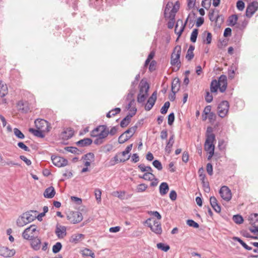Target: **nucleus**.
I'll return each instance as SVG.
<instances>
[{
  "mask_svg": "<svg viewBox=\"0 0 258 258\" xmlns=\"http://www.w3.org/2000/svg\"><path fill=\"white\" fill-rule=\"evenodd\" d=\"M55 233L58 238H63L67 234L66 227L64 226L57 225Z\"/></svg>",
  "mask_w": 258,
  "mask_h": 258,
  "instance_id": "obj_16",
  "label": "nucleus"
},
{
  "mask_svg": "<svg viewBox=\"0 0 258 258\" xmlns=\"http://www.w3.org/2000/svg\"><path fill=\"white\" fill-rule=\"evenodd\" d=\"M219 194L221 197L225 201L228 202L232 198V194L229 188L225 185L222 186L220 190Z\"/></svg>",
  "mask_w": 258,
  "mask_h": 258,
  "instance_id": "obj_10",
  "label": "nucleus"
},
{
  "mask_svg": "<svg viewBox=\"0 0 258 258\" xmlns=\"http://www.w3.org/2000/svg\"><path fill=\"white\" fill-rule=\"evenodd\" d=\"M92 143V140L90 138H84L78 141L76 144L78 146L80 147H83L88 146L91 145Z\"/></svg>",
  "mask_w": 258,
  "mask_h": 258,
  "instance_id": "obj_26",
  "label": "nucleus"
},
{
  "mask_svg": "<svg viewBox=\"0 0 258 258\" xmlns=\"http://www.w3.org/2000/svg\"><path fill=\"white\" fill-rule=\"evenodd\" d=\"M108 135V128L105 125H99L91 132V136L92 137H98L104 139Z\"/></svg>",
  "mask_w": 258,
  "mask_h": 258,
  "instance_id": "obj_2",
  "label": "nucleus"
},
{
  "mask_svg": "<svg viewBox=\"0 0 258 258\" xmlns=\"http://www.w3.org/2000/svg\"><path fill=\"white\" fill-rule=\"evenodd\" d=\"M133 114L128 113L120 122V125L121 127H126L130 123L131 118L133 116Z\"/></svg>",
  "mask_w": 258,
  "mask_h": 258,
  "instance_id": "obj_32",
  "label": "nucleus"
},
{
  "mask_svg": "<svg viewBox=\"0 0 258 258\" xmlns=\"http://www.w3.org/2000/svg\"><path fill=\"white\" fill-rule=\"evenodd\" d=\"M198 35V30L197 29H194L191 34L190 41L192 42H196Z\"/></svg>",
  "mask_w": 258,
  "mask_h": 258,
  "instance_id": "obj_45",
  "label": "nucleus"
},
{
  "mask_svg": "<svg viewBox=\"0 0 258 258\" xmlns=\"http://www.w3.org/2000/svg\"><path fill=\"white\" fill-rule=\"evenodd\" d=\"M180 83L179 78H174L172 82L171 91L172 93H177L180 88Z\"/></svg>",
  "mask_w": 258,
  "mask_h": 258,
  "instance_id": "obj_20",
  "label": "nucleus"
},
{
  "mask_svg": "<svg viewBox=\"0 0 258 258\" xmlns=\"http://www.w3.org/2000/svg\"><path fill=\"white\" fill-rule=\"evenodd\" d=\"M181 48L180 46H176L171 56V64L172 66H176L178 68L180 67V61L179 60Z\"/></svg>",
  "mask_w": 258,
  "mask_h": 258,
  "instance_id": "obj_3",
  "label": "nucleus"
},
{
  "mask_svg": "<svg viewBox=\"0 0 258 258\" xmlns=\"http://www.w3.org/2000/svg\"><path fill=\"white\" fill-rule=\"evenodd\" d=\"M8 87L6 84L0 81V96L3 97L8 94Z\"/></svg>",
  "mask_w": 258,
  "mask_h": 258,
  "instance_id": "obj_33",
  "label": "nucleus"
},
{
  "mask_svg": "<svg viewBox=\"0 0 258 258\" xmlns=\"http://www.w3.org/2000/svg\"><path fill=\"white\" fill-rule=\"evenodd\" d=\"M15 253L14 249H10L7 247L3 246L0 247V255L5 257H9L13 256Z\"/></svg>",
  "mask_w": 258,
  "mask_h": 258,
  "instance_id": "obj_14",
  "label": "nucleus"
},
{
  "mask_svg": "<svg viewBox=\"0 0 258 258\" xmlns=\"http://www.w3.org/2000/svg\"><path fill=\"white\" fill-rule=\"evenodd\" d=\"M229 108V103L227 101H222L218 107V113L219 116L224 117L227 114Z\"/></svg>",
  "mask_w": 258,
  "mask_h": 258,
  "instance_id": "obj_6",
  "label": "nucleus"
},
{
  "mask_svg": "<svg viewBox=\"0 0 258 258\" xmlns=\"http://www.w3.org/2000/svg\"><path fill=\"white\" fill-rule=\"evenodd\" d=\"M205 100H206V102L208 103H210L213 100V96L210 93V92L208 91L206 92V95L205 96Z\"/></svg>",
  "mask_w": 258,
  "mask_h": 258,
  "instance_id": "obj_57",
  "label": "nucleus"
},
{
  "mask_svg": "<svg viewBox=\"0 0 258 258\" xmlns=\"http://www.w3.org/2000/svg\"><path fill=\"white\" fill-rule=\"evenodd\" d=\"M233 220L236 224H241L243 222V219L241 215H236L233 216Z\"/></svg>",
  "mask_w": 258,
  "mask_h": 258,
  "instance_id": "obj_42",
  "label": "nucleus"
},
{
  "mask_svg": "<svg viewBox=\"0 0 258 258\" xmlns=\"http://www.w3.org/2000/svg\"><path fill=\"white\" fill-rule=\"evenodd\" d=\"M204 42L208 44L211 43L212 41V34L210 32H207V36L205 40H204Z\"/></svg>",
  "mask_w": 258,
  "mask_h": 258,
  "instance_id": "obj_60",
  "label": "nucleus"
},
{
  "mask_svg": "<svg viewBox=\"0 0 258 258\" xmlns=\"http://www.w3.org/2000/svg\"><path fill=\"white\" fill-rule=\"evenodd\" d=\"M169 190V187L167 183L162 182L159 186V192L161 196H164L167 194Z\"/></svg>",
  "mask_w": 258,
  "mask_h": 258,
  "instance_id": "obj_23",
  "label": "nucleus"
},
{
  "mask_svg": "<svg viewBox=\"0 0 258 258\" xmlns=\"http://www.w3.org/2000/svg\"><path fill=\"white\" fill-rule=\"evenodd\" d=\"M18 146L25 151H30L29 148L26 145H25L23 142H19L18 143Z\"/></svg>",
  "mask_w": 258,
  "mask_h": 258,
  "instance_id": "obj_55",
  "label": "nucleus"
},
{
  "mask_svg": "<svg viewBox=\"0 0 258 258\" xmlns=\"http://www.w3.org/2000/svg\"><path fill=\"white\" fill-rule=\"evenodd\" d=\"M22 236L24 239L28 240L33 237V235H31V233H30L29 230L26 228L23 232Z\"/></svg>",
  "mask_w": 258,
  "mask_h": 258,
  "instance_id": "obj_48",
  "label": "nucleus"
},
{
  "mask_svg": "<svg viewBox=\"0 0 258 258\" xmlns=\"http://www.w3.org/2000/svg\"><path fill=\"white\" fill-rule=\"evenodd\" d=\"M153 165L157 168L158 170H161L162 169V165L161 163L158 160H154L153 163Z\"/></svg>",
  "mask_w": 258,
  "mask_h": 258,
  "instance_id": "obj_50",
  "label": "nucleus"
},
{
  "mask_svg": "<svg viewBox=\"0 0 258 258\" xmlns=\"http://www.w3.org/2000/svg\"><path fill=\"white\" fill-rule=\"evenodd\" d=\"M238 20V17L236 15H233L229 17V25L234 26L236 24Z\"/></svg>",
  "mask_w": 258,
  "mask_h": 258,
  "instance_id": "obj_39",
  "label": "nucleus"
},
{
  "mask_svg": "<svg viewBox=\"0 0 258 258\" xmlns=\"http://www.w3.org/2000/svg\"><path fill=\"white\" fill-rule=\"evenodd\" d=\"M149 89V86L148 83L145 82L143 83L141 81L140 85V91L139 93H143V94H148V91Z\"/></svg>",
  "mask_w": 258,
  "mask_h": 258,
  "instance_id": "obj_31",
  "label": "nucleus"
},
{
  "mask_svg": "<svg viewBox=\"0 0 258 258\" xmlns=\"http://www.w3.org/2000/svg\"><path fill=\"white\" fill-rule=\"evenodd\" d=\"M55 194V191L53 187L50 186L47 188L44 191L43 196L48 199L52 198Z\"/></svg>",
  "mask_w": 258,
  "mask_h": 258,
  "instance_id": "obj_21",
  "label": "nucleus"
},
{
  "mask_svg": "<svg viewBox=\"0 0 258 258\" xmlns=\"http://www.w3.org/2000/svg\"><path fill=\"white\" fill-rule=\"evenodd\" d=\"M133 147V144H131L128 146H127L125 149V150L120 153L117 154L113 158V161H114V163L113 164L119 163V162H124L128 159H129L130 157V155H128L126 158H119V156H122L123 157H125L126 155L128 154L132 150Z\"/></svg>",
  "mask_w": 258,
  "mask_h": 258,
  "instance_id": "obj_4",
  "label": "nucleus"
},
{
  "mask_svg": "<svg viewBox=\"0 0 258 258\" xmlns=\"http://www.w3.org/2000/svg\"><path fill=\"white\" fill-rule=\"evenodd\" d=\"M29 132L33 134L35 136L39 137L41 138H43L44 137V133H46L44 131H42L41 130L38 129H34L33 128H30L29 129Z\"/></svg>",
  "mask_w": 258,
  "mask_h": 258,
  "instance_id": "obj_30",
  "label": "nucleus"
},
{
  "mask_svg": "<svg viewBox=\"0 0 258 258\" xmlns=\"http://www.w3.org/2000/svg\"><path fill=\"white\" fill-rule=\"evenodd\" d=\"M204 170L203 167H201L199 169L198 173H199V177L202 182L203 181H205L206 177V175L204 173Z\"/></svg>",
  "mask_w": 258,
  "mask_h": 258,
  "instance_id": "obj_52",
  "label": "nucleus"
},
{
  "mask_svg": "<svg viewBox=\"0 0 258 258\" xmlns=\"http://www.w3.org/2000/svg\"><path fill=\"white\" fill-rule=\"evenodd\" d=\"M135 101L134 99H132L128 103L126 108L131 112L130 113L134 115L137 112V108H136Z\"/></svg>",
  "mask_w": 258,
  "mask_h": 258,
  "instance_id": "obj_27",
  "label": "nucleus"
},
{
  "mask_svg": "<svg viewBox=\"0 0 258 258\" xmlns=\"http://www.w3.org/2000/svg\"><path fill=\"white\" fill-rule=\"evenodd\" d=\"M62 245L60 242H56L52 247V252L54 253L58 252L61 249Z\"/></svg>",
  "mask_w": 258,
  "mask_h": 258,
  "instance_id": "obj_40",
  "label": "nucleus"
},
{
  "mask_svg": "<svg viewBox=\"0 0 258 258\" xmlns=\"http://www.w3.org/2000/svg\"><path fill=\"white\" fill-rule=\"evenodd\" d=\"M68 219L74 224L78 223L83 220V216L79 211L71 212L67 215Z\"/></svg>",
  "mask_w": 258,
  "mask_h": 258,
  "instance_id": "obj_7",
  "label": "nucleus"
},
{
  "mask_svg": "<svg viewBox=\"0 0 258 258\" xmlns=\"http://www.w3.org/2000/svg\"><path fill=\"white\" fill-rule=\"evenodd\" d=\"M137 129V126L135 125L134 126H132V127H130L128 130H127L124 133L127 135L128 136H131V138L133 136V135L136 132V130Z\"/></svg>",
  "mask_w": 258,
  "mask_h": 258,
  "instance_id": "obj_38",
  "label": "nucleus"
},
{
  "mask_svg": "<svg viewBox=\"0 0 258 258\" xmlns=\"http://www.w3.org/2000/svg\"><path fill=\"white\" fill-rule=\"evenodd\" d=\"M139 178L148 181H152L154 179L156 181L157 180V179L155 178L154 174H153L152 172H145L142 176L140 175Z\"/></svg>",
  "mask_w": 258,
  "mask_h": 258,
  "instance_id": "obj_29",
  "label": "nucleus"
},
{
  "mask_svg": "<svg viewBox=\"0 0 258 258\" xmlns=\"http://www.w3.org/2000/svg\"><path fill=\"white\" fill-rule=\"evenodd\" d=\"M82 254L84 255L90 256L92 258H94L95 257L94 253L92 252V250L88 248H85V249H84L82 251Z\"/></svg>",
  "mask_w": 258,
  "mask_h": 258,
  "instance_id": "obj_46",
  "label": "nucleus"
},
{
  "mask_svg": "<svg viewBox=\"0 0 258 258\" xmlns=\"http://www.w3.org/2000/svg\"><path fill=\"white\" fill-rule=\"evenodd\" d=\"M236 7L238 10L241 11L244 9L245 4L242 1L239 0L237 2Z\"/></svg>",
  "mask_w": 258,
  "mask_h": 258,
  "instance_id": "obj_51",
  "label": "nucleus"
},
{
  "mask_svg": "<svg viewBox=\"0 0 258 258\" xmlns=\"http://www.w3.org/2000/svg\"><path fill=\"white\" fill-rule=\"evenodd\" d=\"M84 237V235L82 234H75L71 236L69 241L71 243L76 244L80 242Z\"/></svg>",
  "mask_w": 258,
  "mask_h": 258,
  "instance_id": "obj_22",
  "label": "nucleus"
},
{
  "mask_svg": "<svg viewBox=\"0 0 258 258\" xmlns=\"http://www.w3.org/2000/svg\"><path fill=\"white\" fill-rule=\"evenodd\" d=\"M172 6H173V3H172L168 2L167 3V4L166 6V7H165V11H164V14H165V17H167L166 16V15H167V13L169 11L170 8H171Z\"/></svg>",
  "mask_w": 258,
  "mask_h": 258,
  "instance_id": "obj_58",
  "label": "nucleus"
},
{
  "mask_svg": "<svg viewBox=\"0 0 258 258\" xmlns=\"http://www.w3.org/2000/svg\"><path fill=\"white\" fill-rule=\"evenodd\" d=\"M170 106V102L169 101L166 102L163 106L162 107L160 112L162 114H165L167 113V110Z\"/></svg>",
  "mask_w": 258,
  "mask_h": 258,
  "instance_id": "obj_47",
  "label": "nucleus"
},
{
  "mask_svg": "<svg viewBox=\"0 0 258 258\" xmlns=\"http://www.w3.org/2000/svg\"><path fill=\"white\" fill-rule=\"evenodd\" d=\"M130 138L131 136H128L127 135H126L124 133H123L119 137L118 142L119 144H123L127 141Z\"/></svg>",
  "mask_w": 258,
  "mask_h": 258,
  "instance_id": "obj_36",
  "label": "nucleus"
},
{
  "mask_svg": "<svg viewBox=\"0 0 258 258\" xmlns=\"http://www.w3.org/2000/svg\"><path fill=\"white\" fill-rule=\"evenodd\" d=\"M220 87L219 82H218L216 80H213L211 83L210 90L212 93L216 92Z\"/></svg>",
  "mask_w": 258,
  "mask_h": 258,
  "instance_id": "obj_34",
  "label": "nucleus"
},
{
  "mask_svg": "<svg viewBox=\"0 0 258 258\" xmlns=\"http://www.w3.org/2000/svg\"><path fill=\"white\" fill-rule=\"evenodd\" d=\"M215 140V136L214 134H208L206 136V140L204 145L205 150L207 151L214 150L215 146L213 144L214 141Z\"/></svg>",
  "mask_w": 258,
  "mask_h": 258,
  "instance_id": "obj_9",
  "label": "nucleus"
},
{
  "mask_svg": "<svg viewBox=\"0 0 258 258\" xmlns=\"http://www.w3.org/2000/svg\"><path fill=\"white\" fill-rule=\"evenodd\" d=\"M157 247L165 252L167 251L170 249V246L168 245L165 244L163 243H158L157 244Z\"/></svg>",
  "mask_w": 258,
  "mask_h": 258,
  "instance_id": "obj_37",
  "label": "nucleus"
},
{
  "mask_svg": "<svg viewBox=\"0 0 258 258\" xmlns=\"http://www.w3.org/2000/svg\"><path fill=\"white\" fill-rule=\"evenodd\" d=\"M210 202L212 207L217 213L221 212V207L218 204L217 200L215 197H211L210 199Z\"/></svg>",
  "mask_w": 258,
  "mask_h": 258,
  "instance_id": "obj_19",
  "label": "nucleus"
},
{
  "mask_svg": "<svg viewBox=\"0 0 258 258\" xmlns=\"http://www.w3.org/2000/svg\"><path fill=\"white\" fill-rule=\"evenodd\" d=\"M35 124L36 128L38 130L44 131L46 133L49 131L50 127L49 126L48 122L44 119H36L35 121Z\"/></svg>",
  "mask_w": 258,
  "mask_h": 258,
  "instance_id": "obj_11",
  "label": "nucleus"
},
{
  "mask_svg": "<svg viewBox=\"0 0 258 258\" xmlns=\"http://www.w3.org/2000/svg\"><path fill=\"white\" fill-rule=\"evenodd\" d=\"M157 99L156 92H154L151 96L148 99L147 103L145 105V110L149 111L153 107Z\"/></svg>",
  "mask_w": 258,
  "mask_h": 258,
  "instance_id": "obj_15",
  "label": "nucleus"
},
{
  "mask_svg": "<svg viewBox=\"0 0 258 258\" xmlns=\"http://www.w3.org/2000/svg\"><path fill=\"white\" fill-rule=\"evenodd\" d=\"M121 111L120 108H115L109 111L106 114V116L108 118H110L112 116H115L116 114L119 113Z\"/></svg>",
  "mask_w": 258,
  "mask_h": 258,
  "instance_id": "obj_35",
  "label": "nucleus"
},
{
  "mask_svg": "<svg viewBox=\"0 0 258 258\" xmlns=\"http://www.w3.org/2000/svg\"><path fill=\"white\" fill-rule=\"evenodd\" d=\"M217 82H219V85L221 86L220 87V92H224L227 86V77L225 75H221Z\"/></svg>",
  "mask_w": 258,
  "mask_h": 258,
  "instance_id": "obj_17",
  "label": "nucleus"
},
{
  "mask_svg": "<svg viewBox=\"0 0 258 258\" xmlns=\"http://www.w3.org/2000/svg\"><path fill=\"white\" fill-rule=\"evenodd\" d=\"M249 224L252 226V227L249 228V230L252 233H255L256 231H258V214H251L248 219Z\"/></svg>",
  "mask_w": 258,
  "mask_h": 258,
  "instance_id": "obj_8",
  "label": "nucleus"
},
{
  "mask_svg": "<svg viewBox=\"0 0 258 258\" xmlns=\"http://www.w3.org/2000/svg\"><path fill=\"white\" fill-rule=\"evenodd\" d=\"M174 143V136L173 135H172L170 137V138L167 143V145H166L165 149V151L168 154L170 153V152L171 151V148H172V147Z\"/></svg>",
  "mask_w": 258,
  "mask_h": 258,
  "instance_id": "obj_28",
  "label": "nucleus"
},
{
  "mask_svg": "<svg viewBox=\"0 0 258 258\" xmlns=\"http://www.w3.org/2000/svg\"><path fill=\"white\" fill-rule=\"evenodd\" d=\"M206 169L208 173L210 175H212L213 174V166L211 163H209L207 164Z\"/></svg>",
  "mask_w": 258,
  "mask_h": 258,
  "instance_id": "obj_59",
  "label": "nucleus"
},
{
  "mask_svg": "<svg viewBox=\"0 0 258 258\" xmlns=\"http://www.w3.org/2000/svg\"><path fill=\"white\" fill-rule=\"evenodd\" d=\"M179 8V4L178 2H176L175 5L173 6L171 10L170 11L169 16H168V17L170 19V20H173L174 19L175 14L177 12Z\"/></svg>",
  "mask_w": 258,
  "mask_h": 258,
  "instance_id": "obj_24",
  "label": "nucleus"
},
{
  "mask_svg": "<svg viewBox=\"0 0 258 258\" xmlns=\"http://www.w3.org/2000/svg\"><path fill=\"white\" fill-rule=\"evenodd\" d=\"M36 211L31 210L23 213L17 220V225L19 227H23L24 225L32 222L36 218Z\"/></svg>",
  "mask_w": 258,
  "mask_h": 258,
  "instance_id": "obj_1",
  "label": "nucleus"
},
{
  "mask_svg": "<svg viewBox=\"0 0 258 258\" xmlns=\"http://www.w3.org/2000/svg\"><path fill=\"white\" fill-rule=\"evenodd\" d=\"M174 120V113H171L169 114L168 117V123L169 125H172Z\"/></svg>",
  "mask_w": 258,
  "mask_h": 258,
  "instance_id": "obj_53",
  "label": "nucleus"
},
{
  "mask_svg": "<svg viewBox=\"0 0 258 258\" xmlns=\"http://www.w3.org/2000/svg\"><path fill=\"white\" fill-rule=\"evenodd\" d=\"M169 198L172 201H175L177 198V194L175 190H172L169 194Z\"/></svg>",
  "mask_w": 258,
  "mask_h": 258,
  "instance_id": "obj_61",
  "label": "nucleus"
},
{
  "mask_svg": "<svg viewBox=\"0 0 258 258\" xmlns=\"http://www.w3.org/2000/svg\"><path fill=\"white\" fill-rule=\"evenodd\" d=\"M151 218H148L146 220L145 223L150 228L153 232L157 234H161L162 232L161 223L157 220H154L153 224H152L151 223Z\"/></svg>",
  "mask_w": 258,
  "mask_h": 258,
  "instance_id": "obj_5",
  "label": "nucleus"
},
{
  "mask_svg": "<svg viewBox=\"0 0 258 258\" xmlns=\"http://www.w3.org/2000/svg\"><path fill=\"white\" fill-rule=\"evenodd\" d=\"M31 245L33 249L35 250H37L40 248L41 240L37 237H34L31 239Z\"/></svg>",
  "mask_w": 258,
  "mask_h": 258,
  "instance_id": "obj_25",
  "label": "nucleus"
},
{
  "mask_svg": "<svg viewBox=\"0 0 258 258\" xmlns=\"http://www.w3.org/2000/svg\"><path fill=\"white\" fill-rule=\"evenodd\" d=\"M186 224L190 227H192L196 228L199 227V224L192 220H187L186 221Z\"/></svg>",
  "mask_w": 258,
  "mask_h": 258,
  "instance_id": "obj_49",
  "label": "nucleus"
},
{
  "mask_svg": "<svg viewBox=\"0 0 258 258\" xmlns=\"http://www.w3.org/2000/svg\"><path fill=\"white\" fill-rule=\"evenodd\" d=\"M149 214L156 217L158 220H160L161 219V215L157 211H150L149 212Z\"/></svg>",
  "mask_w": 258,
  "mask_h": 258,
  "instance_id": "obj_62",
  "label": "nucleus"
},
{
  "mask_svg": "<svg viewBox=\"0 0 258 258\" xmlns=\"http://www.w3.org/2000/svg\"><path fill=\"white\" fill-rule=\"evenodd\" d=\"M187 19L184 24H183L182 21H178L177 24L175 28V33H176L178 37H179L184 29L185 26L186 24Z\"/></svg>",
  "mask_w": 258,
  "mask_h": 258,
  "instance_id": "obj_18",
  "label": "nucleus"
},
{
  "mask_svg": "<svg viewBox=\"0 0 258 258\" xmlns=\"http://www.w3.org/2000/svg\"><path fill=\"white\" fill-rule=\"evenodd\" d=\"M148 94L139 93L137 97V101L139 103H143L146 99Z\"/></svg>",
  "mask_w": 258,
  "mask_h": 258,
  "instance_id": "obj_44",
  "label": "nucleus"
},
{
  "mask_svg": "<svg viewBox=\"0 0 258 258\" xmlns=\"http://www.w3.org/2000/svg\"><path fill=\"white\" fill-rule=\"evenodd\" d=\"M95 195L96 200L98 201H101V191L99 189H96L95 190Z\"/></svg>",
  "mask_w": 258,
  "mask_h": 258,
  "instance_id": "obj_54",
  "label": "nucleus"
},
{
  "mask_svg": "<svg viewBox=\"0 0 258 258\" xmlns=\"http://www.w3.org/2000/svg\"><path fill=\"white\" fill-rule=\"evenodd\" d=\"M203 187H204V190L206 192H208L210 191V188L208 182H205V181H203L202 182Z\"/></svg>",
  "mask_w": 258,
  "mask_h": 258,
  "instance_id": "obj_63",
  "label": "nucleus"
},
{
  "mask_svg": "<svg viewBox=\"0 0 258 258\" xmlns=\"http://www.w3.org/2000/svg\"><path fill=\"white\" fill-rule=\"evenodd\" d=\"M194 56V52L192 51H187L185 58L188 60H191Z\"/></svg>",
  "mask_w": 258,
  "mask_h": 258,
  "instance_id": "obj_64",
  "label": "nucleus"
},
{
  "mask_svg": "<svg viewBox=\"0 0 258 258\" xmlns=\"http://www.w3.org/2000/svg\"><path fill=\"white\" fill-rule=\"evenodd\" d=\"M147 188V185L145 183H141L137 186L136 190L138 192H142L145 191Z\"/></svg>",
  "mask_w": 258,
  "mask_h": 258,
  "instance_id": "obj_43",
  "label": "nucleus"
},
{
  "mask_svg": "<svg viewBox=\"0 0 258 258\" xmlns=\"http://www.w3.org/2000/svg\"><path fill=\"white\" fill-rule=\"evenodd\" d=\"M85 158L89 161L93 160L94 159V154L93 153H89L85 155Z\"/></svg>",
  "mask_w": 258,
  "mask_h": 258,
  "instance_id": "obj_56",
  "label": "nucleus"
},
{
  "mask_svg": "<svg viewBox=\"0 0 258 258\" xmlns=\"http://www.w3.org/2000/svg\"><path fill=\"white\" fill-rule=\"evenodd\" d=\"M258 10V2L256 1L250 3L247 7L245 15L248 18H250Z\"/></svg>",
  "mask_w": 258,
  "mask_h": 258,
  "instance_id": "obj_12",
  "label": "nucleus"
},
{
  "mask_svg": "<svg viewBox=\"0 0 258 258\" xmlns=\"http://www.w3.org/2000/svg\"><path fill=\"white\" fill-rule=\"evenodd\" d=\"M51 160L53 164L57 167H63L68 164V161L67 159L60 156H51Z\"/></svg>",
  "mask_w": 258,
  "mask_h": 258,
  "instance_id": "obj_13",
  "label": "nucleus"
},
{
  "mask_svg": "<svg viewBox=\"0 0 258 258\" xmlns=\"http://www.w3.org/2000/svg\"><path fill=\"white\" fill-rule=\"evenodd\" d=\"M14 134L18 139H23L25 138L24 135L17 128H14Z\"/></svg>",
  "mask_w": 258,
  "mask_h": 258,
  "instance_id": "obj_41",
  "label": "nucleus"
}]
</instances>
